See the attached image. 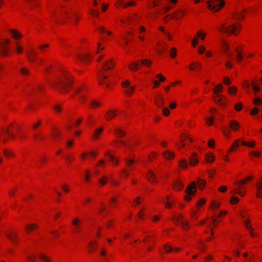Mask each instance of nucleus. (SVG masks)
<instances>
[{"label":"nucleus","instance_id":"nucleus-1","mask_svg":"<svg viewBox=\"0 0 262 262\" xmlns=\"http://www.w3.org/2000/svg\"><path fill=\"white\" fill-rule=\"evenodd\" d=\"M73 81V76L69 71L66 68L62 69L58 75L50 82L52 86H55L59 89H62L63 92H67Z\"/></svg>","mask_w":262,"mask_h":262},{"label":"nucleus","instance_id":"nucleus-2","mask_svg":"<svg viewBox=\"0 0 262 262\" xmlns=\"http://www.w3.org/2000/svg\"><path fill=\"white\" fill-rule=\"evenodd\" d=\"M241 28L242 26L239 22L231 23L229 19H226L219 27L218 30L221 33L237 36L241 32Z\"/></svg>","mask_w":262,"mask_h":262},{"label":"nucleus","instance_id":"nucleus-3","mask_svg":"<svg viewBox=\"0 0 262 262\" xmlns=\"http://www.w3.org/2000/svg\"><path fill=\"white\" fill-rule=\"evenodd\" d=\"M19 128V125L16 122H13L8 126L0 128V141L6 142L13 138Z\"/></svg>","mask_w":262,"mask_h":262},{"label":"nucleus","instance_id":"nucleus-4","mask_svg":"<svg viewBox=\"0 0 262 262\" xmlns=\"http://www.w3.org/2000/svg\"><path fill=\"white\" fill-rule=\"evenodd\" d=\"M120 84L123 90V93L126 97H130L134 95L136 87L132 84V81L129 79H124L121 81Z\"/></svg>","mask_w":262,"mask_h":262},{"label":"nucleus","instance_id":"nucleus-5","mask_svg":"<svg viewBox=\"0 0 262 262\" xmlns=\"http://www.w3.org/2000/svg\"><path fill=\"white\" fill-rule=\"evenodd\" d=\"M209 10L216 12L221 10L225 6V0H208L207 2Z\"/></svg>","mask_w":262,"mask_h":262},{"label":"nucleus","instance_id":"nucleus-6","mask_svg":"<svg viewBox=\"0 0 262 262\" xmlns=\"http://www.w3.org/2000/svg\"><path fill=\"white\" fill-rule=\"evenodd\" d=\"M10 39L5 38L0 41V56L6 57L10 54Z\"/></svg>","mask_w":262,"mask_h":262},{"label":"nucleus","instance_id":"nucleus-7","mask_svg":"<svg viewBox=\"0 0 262 262\" xmlns=\"http://www.w3.org/2000/svg\"><path fill=\"white\" fill-rule=\"evenodd\" d=\"M177 196L170 193L165 196L164 201V207L167 209H170L173 207L177 202Z\"/></svg>","mask_w":262,"mask_h":262},{"label":"nucleus","instance_id":"nucleus-8","mask_svg":"<svg viewBox=\"0 0 262 262\" xmlns=\"http://www.w3.org/2000/svg\"><path fill=\"white\" fill-rule=\"evenodd\" d=\"M98 81L100 85L106 88H109L114 84L113 79L104 74H102L99 76Z\"/></svg>","mask_w":262,"mask_h":262},{"label":"nucleus","instance_id":"nucleus-9","mask_svg":"<svg viewBox=\"0 0 262 262\" xmlns=\"http://www.w3.org/2000/svg\"><path fill=\"white\" fill-rule=\"evenodd\" d=\"M207 36V33L203 30H199L196 33V35L191 40V45L193 47H195L199 42V40H205Z\"/></svg>","mask_w":262,"mask_h":262},{"label":"nucleus","instance_id":"nucleus-10","mask_svg":"<svg viewBox=\"0 0 262 262\" xmlns=\"http://www.w3.org/2000/svg\"><path fill=\"white\" fill-rule=\"evenodd\" d=\"M125 166L127 170H123L122 171V176L124 178L128 177L129 173L128 171H133L134 169V165L136 164V161L134 159L127 158L125 160Z\"/></svg>","mask_w":262,"mask_h":262},{"label":"nucleus","instance_id":"nucleus-11","mask_svg":"<svg viewBox=\"0 0 262 262\" xmlns=\"http://www.w3.org/2000/svg\"><path fill=\"white\" fill-rule=\"evenodd\" d=\"M234 185L235 188L232 190V193L238 194L240 196L244 197L246 195L247 193V188L243 185H239L237 182L234 183Z\"/></svg>","mask_w":262,"mask_h":262},{"label":"nucleus","instance_id":"nucleus-12","mask_svg":"<svg viewBox=\"0 0 262 262\" xmlns=\"http://www.w3.org/2000/svg\"><path fill=\"white\" fill-rule=\"evenodd\" d=\"M213 99L214 102L222 107H225L228 105L227 100L223 95H216Z\"/></svg>","mask_w":262,"mask_h":262},{"label":"nucleus","instance_id":"nucleus-13","mask_svg":"<svg viewBox=\"0 0 262 262\" xmlns=\"http://www.w3.org/2000/svg\"><path fill=\"white\" fill-rule=\"evenodd\" d=\"M239 215L243 219V222L244 226H246L247 223L249 224L252 223V217L250 214H249L247 210L245 209H242L239 211Z\"/></svg>","mask_w":262,"mask_h":262},{"label":"nucleus","instance_id":"nucleus-14","mask_svg":"<svg viewBox=\"0 0 262 262\" xmlns=\"http://www.w3.org/2000/svg\"><path fill=\"white\" fill-rule=\"evenodd\" d=\"M9 35L14 40L18 41L23 38V35L20 31L15 28H10L8 30Z\"/></svg>","mask_w":262,"mask_h":262},{"label":"nucleus","instance_id":"nucleus-15","mask_svg":"<svg viewBox=\"0 0 262 262\" xmlns=\"http://www.w3.org/2000/svg\"><path fill=\"white\" fill-rule=\"evenodd\" d=\"M72 226L74 227V231L76 233H79L80 231L82 220L80 217H75L71 221Z\"/></svg>","mask_w":262,"mask_h":262},{"label":"nucleus","instance_id":"nucleus-16","mask_svg":"<svg viewBox=\"0 0 262 262\" xmlns=\"http://www.w3.org/2000/svg\"><path fill=\"white\" fill-rule=\"evenodd\" d=\"M155 78L152 80V89H156L159 88L161 84V82H164L166 80V78L162 74H157Z\"/></svg>","mask_w":262,"mask_h":262},{"label":"nucleus","instance_id":"nucleus-17","mask_svg":"<svg viewBox=\"0 0 262 262\" xmlns=\"http://www.w3.org/2000/svg\"><path fill=\"white\" fill-rule=\"evenodd\" d=\"M227 214V212L226 211H221L218 214H214L212 216V224L211 227L213 228H215L216 226V224L220 222L219 220V218L220 217L225 216Z\"/></svg>","mask_w":262,"mask_h":262},{"label":"nucleus","instance_id":"nucleus-18","mask_svg":"<svg viewBox=\"0 0 262 262\" xmlns=\"http://www.w3.org/2000/svg\"><path fill=\"white\" fill-rule=\"evenodd\" d=\"M115 67V61L113 58H110L106 60L102 64V69L104 70L113 69Z\"/></svg>","mask_w":262,"mask_h":262},{"label":"nucleus","instance_id":"nucleus-19","mask_svg":"<svg viewBox=\"0 0 262 262\" xmlns=\"http://www.w3.org/2000/svg\"><path fill=\"white\" fill-rule=\"evenodd\" d=\"M141 64L139 60H134L130 61L128 64V70L133 72H136L140 69Z\"/></svg>","mask_w":262,"mask_h":262},{"label":"nucleus","instance_id":"nucleus-20","mask_svg":"<svg viewBox=\"0 0 262 262\" xmlns=\"http://www.w3.org/2000/svg\"><path fill=\"white\" fill-rule=\"evenodd\" d=\"M74 10L69 7H66L62 9L61 16L64 19H69L72 18V14Z\"/></svg>","mask_w":262,"mask_h":262},{"label":"nucleus","instance_id":"nucleus-21","mask_svg":"<svg viewBox=\"0 0 262 262\" xmlns=\"http://www.w3.org/2000/svg\"><path fill=\"white\" fill-rule=\"evenodd\" d=\"M256 189L255 196L257 198H262V177L259 178L255 184Z\"/></svg>","mask_w":262,"mask_h":262},{"label":"nucleus","instance_id":"nucleus-22","mask_svg":"<svg viewBox=\"0 0 262 262\" xmlns=\"http://www.w3.org/2000/svg\"><path fill=\"white\" fill-rule=\"evenodd\" d=\"M199 155L195 152L191 154L189 158V164L190 166L194 167L199 164Z\"/></svg>","mask_w":262,"mask_h":262},{"label":"nucleus","instance_id":"nucleus-23","mask_svg":"<svg viewBox=\"0 0 262 262\" xmlns=\"http://www.w3.org/2000/svg\"><path fill=\"white\" fill-rule=\"evenodd\" d=\"M166 43L158 41L155 45V51L158 55H162L166 51Z\"/></svg>","mask_w":262,"mask_h":262},{"label":"nucleus","instance_id":"nucleus-24","mask_svg":"<svg viewBox=\"0 0 262 262\" xmlns=\"http://www.w3.org/2000/svg\"><path fill=\"white\" fill-rule=\"evenodd\" d=\"M196 192V183L195 182H192L189 185H188L186 189H185V192L188 194H192L194 195Z\"/></svg>","mask_w":262,"mask_h":262},{"label":"nucleus","instance_id":"nucleus-25","mask_svg":"<svg viewBox=\"0 0 262 262\" xmlns=\"http://www.w3.org/2000/svg\"><path fill=\"white\" fill-rule=\"evenodd\" d=\"M146 178L152 184H155L158 182L155 172L152 170H149L146 174Z\"/></svg>","mask_w":262,"mask_h":262},{"label":"nucleus","instance_id":"nucleus-26","mask_svg":"<svg viewBox=\"0 0 262 262\" xmlns=\"http://www.w3.org/2000/svg\"><path fill=\"white\" fill-rule=\"evenodd\" d=\"M39 228V225L36 223H30L28 224L25 228V231L27 233H31L36 230Z\"/></svg>","mask_w":262,"mask_h":262},{"label":"nucleus","instance_id":"nucleus-27","mask_svg":"<svg viewBox=\"0 0 262 262\" xmlns=\"http://www.w3.org/2000/svg\"><path fill=\"white\" fill-rule=\"evenodd\" d=\"M246 230L249 232L250 236L253 238H258L259 237V234L252 227V223H247L245 226Z\"/></svg>","mask_w":262,"mask_h":262},{"label":"nucleus","instance_id":"nucleus-28","mask_svg":"<svg viewBox=\"0 0 262 262\" xmlns=\"http://www.w3.org/2000/svg\"><path fill=\"white\" fill-rule=\"evenodd\" d=\"M202 66V63L200 61H195L190 63L188 68L191 72L199 71L201 69Z\"/></svg>","mask_w":262,"mask_h":262},{"label":"nucleus","instance_id":"nucleus-29","mask_svg":"<svg viewBox=\"0 0 262 262\" xmlns=\"http://www.w3.org/2000/svg\"><path fill=\"white\" fill-rule=\"evenodd\" d=\"M14 52L18 55L22 54L24 52V46L21 41H17L14 43Z\"/></svg>","mask_w":262,"mask_h":262},{"label":"nucleus","instance_id":"nucleus-30","mask_svg":"<svg viewBox=\"0 0 262 262\" xmlns=\"http://www.w3.org/2000/svg\"><path fill=\"white\" fill-rule=\"evenodd\" d=\"M36 53L34 49H28L26 51V56L28 59L31 62H34L36 57Z\"/></svg>","mask_w":262,"mask_h":262},{"label":"nucleus","instance_id":"nucleus-31","mask_svg":"<svg viewBox=\"0 0 262 262\" xmlns=\"http://www.w3.org/2000/svg\"><path fill=\"white\" fill-rule=\"evenodd\" d=\"M229 128L233 132H237L241 128V124L236 120H231L229 123Z\"/></svg>","mask_w":262,"mask_h":262},{"label":"nucleus","instance_id":"nucleus-32","mask_svg":"<svg viewBox=\"0 0 262 262\" xmlns=\"http://www.w3.org/2000/svg\"><path fill=\"white\" fill-rule=\"evenodd\" d=\"M118 114V110H111L107 111L105 114L104 118L106 121H110L113 119Z\"/></svg>","mask_w":262,"mask_h":262},{"label":"nucleus","instance_id":"nucleus-33","mask_svg":"<svg viewBox=\"0 0 262 262\" xmlns=\"http://www.w3.org/2000/svg\"><path fill=\"white\" fill-rule=\"evenodd\" d=\"M104 131V128L102 127H99L96 128L92 134V138L93 140H99L102 133Z\"/></svg>","mask_w":262,"mask_h":262},{"label":"nucleus","instance_id":"nucleus-34","mask_svg":"<svg viewBox=\"0 0 262 262\" xmlns=\"http://www.w3.org/2000/svg\"><path fill=\"white\" fill-rule=\"evenodd\" d=\"M184 184L180 180H176L172 185L173 189L176 191H180L183 190Z\"/></svg>","mask_w":262,"mask_h":262},{"label":"nucleus","instance_id":"nucleus-35","mask_svg":"<svg viewBox=\"0 0 262 262\" xmlns=\"http://www.w3.org/2000/svg\"><path fill=\"white\" fill-rule=\"evenodd\" d=\"M105 156L106 157H108L110 161L112 162V163L113 166H117L119 163V159L114 155L112 154L110 151H107L105 153Z\"/></svg>","mask_w":262,"mask_h":262},{"label":"nucleus","instance_id":"nucleus-36","mask_svg":"<svg viewBox=\"0 0 262 262\" xmlns=\"http://www.w3.org/2000/svg\"><path fill=\"white\" fill-rule=\"evenodd\" d=\"M154 242V238L151 234H147L145 237L142 239L138 238L135 239L134 243H141V242L152 243Z\"/></svg>","mask_w":262,"mask_h":262},{"label":"nucleus","instance_id":"nucleus-37","mask_svg":"<svg viewBox=\"0 0 262 262\" xmlns=\"http://www.w3.org/2000/svg\"><path fill=\"white\" fill-rule=\"evenodd\" d=\"M246 15V10H243L236 12L232 16L234 19L237 20H242L244 19Z\"/></svg>","mask_w":262,"mask_h":262},{"label":"nucleus","instance_id":"nucleus-38","mask_svg":"<svg viewBox=\"0 0 262 262\" xmlns=\"http://www.w3.org/2000/svg\"><path fill=\"white\" fill-rule=\"evenodd\" d=\"M155 103L158 107H162L165 104L164 97L161 95H157L155 97Z\"/></svg>","mask_w":262,"mask_h":262},{"label":"nucleus","instance_id":"nucleus-39","mask_svg":"<svg viewBox=\"0 0 262 262\" xmlns=\"http://www.w3.org/2000/svg\"><path fill=\"white\" fill-rule=\"evenodd\" d=\"M185 14L186 11L185 10H178L172 14V18L178 20L182 18Z\"/></svg>","mask_w":262,"mask_h":262},{"label":"nucleus","instance_id":"nucleus-40","mask_svg":"<svg viewBox=\"0 0 262 262\" xmlns=\"http://www.w3.org/2000/svg\"><path fill=\"white\" fill-rule=\"evenodd\" d=\"M241 140L239 139L235 140L234 142L231 144V146L228 150V154H231L234 152L239 146Z\"/></svg>","mask_w":262,"mask_h":262},{"label":"nucleus","instance_id":"nucleus-41","mask_svg":"<svg viewBox=\"0 0 262 262\" xmlns=\"http://www.w3.org/2000/svg\"><path fill=\"white\" fill-rule=\"evenodd\" d=\"M88 90V88L85 84H81L79 85L75 90L76 94H84Z\"/></svg>","mask_w":262,"mask_h":262},{"label":"nucleus","instance_id":"nucleus-42","mask_svg":"<svg viewBox=\"0 0 262 262\" xmlns=\"http://www.w3.org/2000/svg\"><path fill=\"white\" fill-rule=\"evenodd\" d=\"M215 159V155L211 152L206 154L204 157L205 161L207 163H212Z\"/></svg>","mask_w":262,"mask_h":262},{"label":"nucleus","instance_id":"nucleus-43","mask_svg":"<svg viewBox=\"0 0 262 262\" xmlns=\"http://www.w3.org/2000/svg\"><path fill=\"white\" fill-rule=\"evenodd\" d=\"M222 50L225 54L230 52L229 43L226 40H223L221 44Z\"/></svg>","mask_w":262,"mask_h":262},{"label":"nucleus","instance_id":"nucleus-44","mask_svg":"<svg viewBox=\"0 0 262 262\" xmlns=\"http://www.w3.org/2000/svg\"><path fill=\"white\" fill-rule=\"evenodd\" d=\"M92 59V56L90 54H84L79 56V59L84 63H89Z\"/></svg>","mask_w":262,"mask_h":262},{"label":"nucleus","instance_id":"nucleus-45","mask_svg":"<svg viewBox=\"0 0 262 262\" xmlns=\"http://www.w3.org/2000/svg\"><path fill=\"white\" fill-rule=\"evenodd\" d=\"M113 134L115 136L118 138H122L125 136V133L124 131L119 127H116L114 129Z\"/></svg>","mask_w":262,"mask_h":262},{"label":"nucleus","instance_id":"nucleus-46","mask_svg":"<svg viewBox=\"0 0 262 262\" xmlns=\"http://www.w3.org/2000/svg\"><path fill=\"white\" fill-rule=\"evenodd\" d=\"M162 156L164 159L170 160L174 158L175 155L172 151L166 150L163 151Z\"/></svg>","mask_w":262,"mask_h":262},{"label":"nucleus","instance_id":"nucleus-47","mask_svg":"<svg viewBox=\"0 0 262 262\" xmlns=\"http://www.w3.org/2000/svg\"><path fill=\"white\" fill-rule=\"evenodd\" d=\"M253 179H254V177L253 176L249 175V176H247L244 179L237 181V184L239 185H244L248 183L249 182L252 181L253 180Z\"/></svg>","mask_w":262,"mask_h":262},{"label":"nucleus","instance_id":"nucleus-48","mask_svg":"<svg viewBox=\"0 0 262 262\" xmlns=\"http://www.w3.org/2000/svg\"><path fill=\"white\" fill-rule=\"evenodd\" d=\"M201 210L200 208L192 209L191 211V218L192 220H197L201 214Z\"/></svg>","mask_w":262,"mask_h":262},{"label":"nucleus","instance_id":"nucleus-49","mask_svg":"<svg viewBox=\"0 0 262 262\" xmlns=\"http://www.w3.org/2000/svg\"><path fill=\"white\" fill-rule=\"evenodd\" d=\"M206 185V181L205 180L198 178L197 180V185L196 186L198 187L199 189L200 190L204 189Z\"/></svg>","mask_w":262,"mask_h":262},{"label":"nucleus","instance_id":"nucleus-50","mask_svg":"<svg viewBox=\"0 0 262 262\" xmlns=\"http://www.w3.org/2000/svg\"><path fill=\"white\" fill-rule=\"evenodd\" d=\"M82 17L80 13L77 11L74 10L72 14V18L73 19L76 24H77L78 21L81 19Z\"/></svg>","mask_w":262,"mask_h":262},{"label":"nucleus","instance_id":"nucleus-51","mask_svg":"<svg viewBox=\"0 0 262 262\" xmlns=\"http://www.w3.org/2000/svg\"><path fill=\"white\" fill-rule=\"evenodd\" d=\"M160 4V0H149L147 7L149 9L153 8Z\"/></svg>","mask_w":262,"mask_h":262},{"label":"nucleus","instance_id":"nucleus-52","mask_svg":"<svg viewBox=\"0 0 262 262\" xmlns=\"http://www.w3.org/2000/svg\"><path fill=\"white\" fill-rule=\"evenodd\" d=\"M249 156L250 158H259L261 156L260 152L258 150H252L249 152Z\"/></svg>","mask_w":262,"mask_h":262},{"label":"nucleus","instance_id":"nucleus-53","mask_svg":"<svg viewBox=\"0 0 262 262\" xmlns=\"http://www.w3.org/2000/svg\"><path fill=\"white\" fill-rule=\"evenodd\" d=\"M178 165L182 169H186L188 167V163L187 160L184 159L180 160Z\"/></svg>","mask_w":262,"mask_h":262},{"label":"nucleus","instance_id":"nucleus-54","mask_svg":"<svg viewBox=\"0 0 262 262\" xmlns=\"http://www.w3.org/2000/svg\"><path fill=\"white\" fill-rule=\"evenodd\" d=\"M108 177L106 176H102L99 180L98 185L99 186L102 187L106 185L107 183Z\"/></svg>","mask_w":262,"mask_h":262},{"label":"nucleus","instance_id":"nucleus-55","mask_svg":"<svg viewBox=\"0 0 262 262\" xmlns=\"http://www.w3.org/2000/svg\"><path fill=\"white\" fill-rule=\"evenodd\" d=\"M125 0H117L115 3V7L116 8L119 9L120 8H126V2H124Z\"/></svg>","mask_w":262,"mask_h":262},{"label":"nucleus","instance_id":"nucleus-56","mask_svg":"<svg viewBox=\"0 0 262 262\" xmlns=\"http://www.w3.org/2000/svg\"><path fill=\"white\" fill-rule=\"evenodd\" d=\"M97 247V243L95 241H93L91 242L88 245V249L89 251L91 252L95 251Z\"/></svg>","mask_w":262,"mask_h":262},{"label":"nucleus","instance_id":"nucleus-57","mask_svg":"<svg viewBox=\"0 0 262 262\" xmlns=\"http://www.w3.org/2000/svg\"><path fill=\"white\" fill-rule=\"evenodd\" d=\"M221 203L219 201L213 200L211 201L210 208L213 210L217 209L220 207Z\"/></svg>","mask_w":262,"mask_h":262},{"label":"nucleus","instance_id":"nucleus-58","mask_svg":"<svg viewBox=\"0 0 262 262\" xmlns=\"http://www.w3.org/2000/svg\"><path fill=\"white\" fill-rule=\"evenodd\" d=\"M184 220V217L182 214H179L173 217L172 221L176 224H181Z\"/></svg>","mask_w":262,"mask_h":262},{"label":"nucleus","instance_id":"nucleus-59","mask_svg":"<svg viewBox=\"0 0 262 262\" xmlns=\"http://www.w3.org/2000/svg\"><path fill=\"white\" fill-rule=\"evenodd\" d=\"M169 55L170 58H175L178 55V49L176 47L171 48L169 51Z\"/></svg>","mask_w":262,"mask_h":262},{"label":"nucleus","instance_id":"nucleus-60","mask_svg":"<svg viewBox=\"0 0 262 262\" xmlns=\"http://www.w3.org/2000/svg\"><path fill=\"white\" fill-rule=\"evenodd\" d=\"M38 257L40 260L44 262H51L52 260L50 257H49L47 255L45 254L44 253H40L38 255Z\"/></svg>","mask_w":262,"mask_h":262},{"label":"nucleus","instance_id":"nucleus-61","mask_svg":"<svg viewBox=\"0 0 262 262\" xmlns=\"http://www.w3.org/2000/svg\"><path fill=\"white\" fill-rule=\"evenodd\" d=\"M223 86L221 84H217L213 89V92L215 95H220L219 94L223 91Z\"/></svg>","mask_w":262,"mask_h":262},{"label":"nucleus","instance_id":"nucleus-62","mask_svg":"<svg viewBox=\"0 0 262 262\" xmlns=\"http://www.w3.org/2000/svg\"><path fill=\"white\" fill-rule=\"evenodd\" d=\"M106 165V161L101 159L95 164V167L97 168H104Z\"/></svg>","mask_w":262,"mask_h":262},{"label":"nucleus","instance_id":"nucleus-63","mask_svg":"<svg viewBox=\"0 0 262 262\" xmlns=\"http://www.w3.org/2000/svg\"><path fill=\"white\" fill-rule=\"evenodd\" d=\"M235 52L236 53V60L237 62H239L243 59L242 49L238 47L236 49Z\"/></svg>","mask_w":262,"mask_h":262},{"label":"nucleus","instance_id":"nucleus-64","mask_svg":"<svg viewBox=\"0 0 262 262\" xmlns=\"http://www.w3.org/2000/svg\"><path fill=\"white\" fill-rule=\"evenodd\" d=\"M195 248L201 251H205L207 249L206 245L202 241H200Z\"/></svg>","mask_w":262,"mask_h":262}]
</instances>
